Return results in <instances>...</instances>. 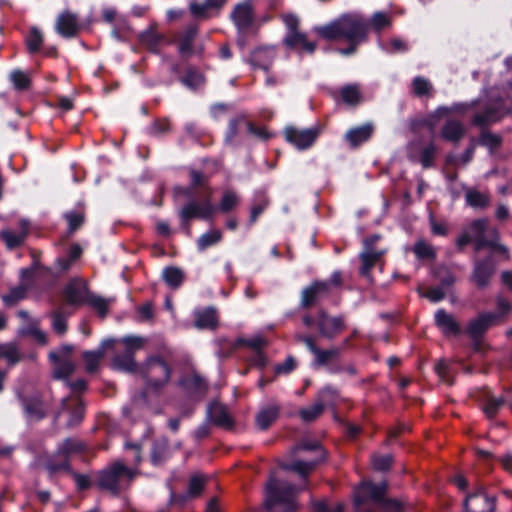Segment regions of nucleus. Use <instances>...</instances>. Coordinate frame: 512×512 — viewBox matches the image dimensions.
Listing matches in <instances>:
<instances>
[{"mask_svg": "<svg viewBox=\"0 0 512 512\" xmlns=\"http://www.w3.org/2000/svg\"><path fill=\"white\" fill-rule=\"evenodd\" d=\"M343 506L339 503L328 505L324 502H318L314 505V512H342Z\"/></svg>", "mask_w": 512, "mask_h": 512, "instance_id": "64", "label": "nucleus"}, {"mask_svg": "<svg viewBox=\"0 0 512 512\" xmlns=\"http://www.w3.org/2000/svg\"><path fill=\"white\" fill-rule=\"evenodd\" d=\"M162 276L165 282L173 288L179 287L184 277L182 270L176 267L165 268Z\"/></svg>", "mask_w": 512, "mask_h": 512, "instance_id": "38", "label": "nucleus"}, {"mask_svg": "<svg viewBox=\"0 0 512 512\" xmlns=\"http://www.w3.org/2000/svg\"><path fill=\"white\" fill-rule=\"evenodd\" d=\"M446 293L447 291L442 286H437L430 288L426 292H420V295L432 302H439L445 297Z\"/></svg>", "mask_w": 512, "mask_h": 512, "instance_id": "54", "label": "nucleus"}, {"mask_svg": "<svg viewBox=\"0 0 512 512\" xmlns=\"http://www.w3.org/2000/svg\"><path fill=\"white\" fill-rule=\"evenodd\" d=\"M86 302L93 306L101 317H104L107 313V309L111 303V300L104 299L94 294H89Z\"/></svg>", "mask_w": 512, "mask_h": 512, "instance_id": "44", "label": "nucleus"}, {"mask_svg": "<svg viewBox=\"0 0 512 512\" xmlns=\"http://www.w3.org/2000/svg\"><path fill=\"white\" fill-rule=\"evenodd\" d=\"M6 359L9 364H14L19 360L18 350L14 343L0 345V359ZM4 379V372L0 370V390Z\"/></svg>", "mask_w": 512, "mask_h": 512, "instance_id": "34", "label": "nucleus"}, {"mask_svg": "<svg viewBox=\"0 0 512 512\" xmlns=\"http://www.w3.org/2000/svg\"><path fill=\"white\" fill-rule=\"evenodd\" d=\"M43 42V35L41 31L32 27L28 36L26 37V45L30 53H34L39 50Z\"/></svg>", "mask_w": 512, "mask_h": 512, "instance_id": "39", "label": "nucleus"}, {"mask_svg": "<svg viewBox=\"0 0 512 512\" xmlns=\"http://www.w3.org/2000/svg\"><path fill=\"white\" fill-rule=\"evenodd\" d=\"M435 372L437 373L439 379L448 385L453 383V379L450 376L451 366L450 363L444 359L439 360L435 365Z\"/></svg>", "mask_w": 512, "mask_h": 512, "instance_id": "42", "label": "nucleus"}, {"mask_svg": "<svg viewBox=\"0 0 512 512\" xmlns=\"http://www.w3.org/2000/svg\"><path fill=\"white\" fill-rule=\"evenodd\" d=\"M283 22L286 26V35L283 40L284 44L292 49H300L308 53H313L315 43L308 41L306 34L298 30V17L293 14H286L283 16Z\"/></svg>", "mask_w": 512, "mask_h": 512, "instance_id": "6", "label": "nucleus"}, {"mask_svg": "<svg viewBox=\"0 0 512 512\" xmlns=\"http://www.w3.org/2000/svg\"><path fill=\"white\" fill-rule=\"evenodd\" d=\"M80 28L78 16L68 10L60 13L56 19L55 29L63 37L75 36Z\"/></svg>", "mask_w": 512, "mask_h": 512, "instance_id": "13", "label": "nucleus"}, {"mask_svg": "<svg viewBox=\"0 0 512 512\" xmlns=\"http://www.w3.org/2000/svg\"><path fill=\"white\" fill-rule=\"evenodd\" d=\"M317 325L321 336L332 338L344 329V324L341 318L329 317L325 313H320Z\"/></svg>", "mask_w": 512, "mask_h": 512, "instance_id": "18", "label": "nucleus"}, {"mask_svg": "<svg viewBox=\"0 0 512 512\" xmlns=\"http://www.w3.org/2000/svg\"><path fill=\"white\" fill-rule=\"evenodd\" d=\"M493 274V267L490 264V260L477 261L474 267L473 281L475 284L483 288L488 285L489 279Z\"/></svg>", "mask_w": 512, "mask_h": 512, "instance_id": "27", "label": "nucleus"}, {"mask_svg": "<svg viewBox=\"0 0 512 512\" xmlns=\"http://www.w3.org/2000/svg\"><path fill=\"white\" fill-rule=\"evenodd\" d=\"M479 142L481 145L492 150L500 144V137L490 132H483L480 136Z\"/></svg>", "mask_w": 512, "mask_h": 512, "instance_id": "57", "label": "nucleus"}, {"mask_svg": "<svg viewBox=\"0 0 512 512\" xmlns=\"http://www.w3.org/2000/svg\"><path fill=\"white\" fill-rule=\"evenodd\" d=\"M341 97L343 101L349 105H355L361 100L360 91L356 85H347L343 87L341 90Z\"/></svg>", "mask_w": 512, "mask_h": 512, "instance_id": "41", "label": "nucleus"}, {"mask_svg": "<svg viewBox=\"0 0 512 512\" xmlns=\"http://www.w3.org/2000/svg\"><path fill=\"white\" fill-rule=\"evenodd\" d=\"M471 229L475 233V249L487 247L507 256V248L498 242L499 236L495 228L488 226L486 219H478L471 223Z\"/></svg>", "mask_w": 512, "mask_h": 512, "instance_id": "5", "label": "nucleus"}, {"mask_svg": "<svg viewBox=\"0 0 512 512\" xmlns=\"http://www.w3.org/2000/svg\"><path fill=\"white\" fill-rule=\"evenodd\" d=\"M108 347L109 346H103L101 343V346L97 350L84 352L83 359L88 372H94L97 369L100 360L103 358L104 350Z\"/></svg>", "mask_w": 512, "mask_h": 512, "instance_id": "35", "label": "nucleus"}, {"mask_svg": "<svg viewBox=\"0 0 512 512\" xmlns=\"http://www.w3.org/2000/svg\"><path fill=\"white\" fill-rule=\"evenodd\" d=\"M328 291V285L326 282H315L311 286L307 287L302 292L301 304L304 307L312 305L322 295Z\"/></svg>", "mask_w": 512, "mask_h": 512, "instance_id": "26", "label": "nucleus"}, {"mask_svg": "<svg viewBox=\"0 0 512 512\" xmlns=\"http://www.w3.org/2000/svg\"><path fill=\"white\" fill-rule=\"evenodd\" d=\"M52 327L60 335L66 332V320L59 312H55L52 315Z\"/></svg>", "mask_w": 512, "mask_h": 512, "instance_id": "59", "label": "nucleus"}, {"mask_svg": "<svg viewBox=\"0 0 512 512\" xmlns=\"http://www.w3.org/2000/svg\"><path fill=\"white\" fill-rule=\"evenodd\" d=\"M414 252L419 258H429L433 256V249L423 241H419L414 246Z\"/></svg>", "mask_w": 512, "mask_h": 512, "instance_id": "61", "label": "nucleus"}, {"mask_svg": "<svg viewBox=\"0 0 512 512\" xmlns=\"http://www.w3.org/2000/svg\"><path fill=\"white\" fill-rule=\"evenodd\" d=\"M168 448V441L166 439H162L160 441H157L152 449V462L154 465H158L162 462V460L165 457V453Z\"/></svg>", "mask_w": 512, "mask_h": 512, "instance_id": "46", "label": "nucleus"}, {"mask_svg": "<svg viewBox=\"0 0 512 512\" xmlns=\"http://www.w3.org/2000/svg\"><path fill=\"white\" fill-rule=\"evenodd\" d=\"M19 333L23 336H31L39 344L46 343V334L36 325L20 329Z\"/></svg>", "mask_w": 512, "mask_h": 512, "instance_id": "51", "label": "nucleus"}, {"mask_svg": "<svg viewBox=\"0 0 512 512\" xmlns=\"http://www.w3.org/2000/svg\"><path fill=\"white\" fill-rule=\"evenodd\" d=\"M466 108H467V105H465V104H456V105H453L452 107H439L436 110L435 115L437 117H444V116H447L450 113L462 112Z\"/></svg>", "mask_w": 512, "mask_h": 512, "instance_id": "63", "label": "nucleus"}, {"mask_svg": "<svg viewBox=\"0 0 512 512\" xmlns=\"http://www.w3.org/2000/svg\"><path fill=\"white\" fill-rule=\"evenodd\" d=\"M366 246L369 245V241L365 242ZM382 252L374 251L366 247V249L360 254V259L362 261V266L360 268V273L369 278L371 268L377 263V261L381 258Z\"/></svg>", "mask_w": 512, "mask_h": 512, "instance_id": "31", "label": "nucleus"}, {"mask_svg": "<svg viewBox=\"0 0 512 512\" xmlns=\"http://www.w3.org/2000/svg\"><path fill=\"white\" fill-rule=\"evenodd\" d=\"M496 322L497 314L482 313L470 321L467 332L471 337L477 338Z\"/></svg>", "mask_w": 512, "mask_h": 512, "instance_id": "19", "label": "nucleus"}, {"mask_svg": "<svg viewBox=\"0 0 512 512\" xmlns=\"http://www.w3.org/2000/svg\"><path fill=\"white\" fill-rule=\"evenodd\" d=\"M204 79L201 73L196 70L188 69L182 82L189 88H197L203 83Z\"/></svg>", "mask_w": 512, "mask_h": 512, "instance_id": "49", "label": "nucleus"}, {"mask_svg": "<svg viewBox=\"0 0 512 512\" xmlns=\"http://www.w3.org/2000/svg\"><path fill=\"white\" fill-rule=\"evenodd\" d=\"M266 489V503L271 511L279 512L283 509L285 512H293L295 510L294 496L299 490L304 489V485L295 487L287 482L271 478Z\"/></svg>", "mask_w": 512, "mask_h": 512, "instance_id": "3", "label": "nucleus"}, {"mask_svg": "<svg viewBox=\"0 0 512 512\" xmlns=\"http://www.w3.org/2000/svg\"><path fill=\"white\" fill-rule=\"evenodd\" d=\"M385 490V482H363L354 491L355 512H400L401 505L398 501L384 498Z\"/></svg>", "mask_w": 512, "mask_h": 512, "instance_id": "1", "label": "nucleus"}, {"mask_svg": "<svg viewBox=\"0 0 512 512\" xmlns=\"http://www.w3.org/2000/svg\"><path fill=\"white\" fill-rule=\"evenodd\" d=\"M510 110V107L505 106L502 103L490 104L486 111L482 114H476L474 116V123L476 125H484L490 122L497 121L500 117L506 114Z\"/></svg>", "mask_w": 512, "mask_h": 512, "instance_id": "22", "label": "nucleus"}, {"mask_svg": "<svg viewBox=\"0 0 512 512\" xmlns=\"http://www.w3.org/2000/svg\"><path fill=\"white\" fill-rule=\"evenodd\" d=\"M207 416L210 421L223 427H230L232 424L230 415L226 408L221 404L214 402L211 403L207 410Z\"/></svg>", "mask_w": 512, "mask_h": 512, "instance_id": "28", "label": "nucleus"}, {"mask_svg": "<svg viewBox=\"0 0 512 512\" xmlns=\"http://www.w3.org/2000/svg\"><path fill=\"white\" fill-rule=\"evenodd\" d=\"M336 395V391L331 387L323 389L320 393L321 400L314 403L308 408L300 410V416L303 421L310 422L315 420L324 409V401H327L330 397Z\"/></svg>", "mask_w": 512, "mask_h": 512, "instance_id": "20", "label": "nucleus"}, {"mask_svg": "<svg viewBox=\"0 0 512 512\" xmlns=\"http://www.w3.org/2000/svg\"><path fill=\"white\" fill-rule=\"evenodd\" d=\"M72 350L71 346H63L60 352H50L49 357L54 366V377L57 379L67 378L75 368V365L68 359H61V355H67Z\"/></svg>", "mask_w": 512, "mask_h": 512, "instance_id": "15", "label": "nucleus"}, {"mask_svg": "<svg viewBox=\"0 0 512 512\" xmlns=\"http://www.w3.org/2000/svg\"><path fill=\"white\" fill-rule=\"evenodd\" d=\"M24 409L30 419H40L44 415L42 404L39 401L25 403Z\"/></svg>", "mask_w": 512, "mask_h": 512, "instance_id": "52", "label": "nucleus"}, {"mask_svg": "<svg viewBox=\"0 0 512 512\" xmlns=\"http://www.w3.org/2000/svg\"><path fill=\"white\" fill-rule=\"evenodd\" d=\"M341 38L350 44H359L366 39L367 23L359 15H343L339 18Z\"/></svg>", "mask_w": 512, "mask_h": 512, "instance_id": "8", "label": "nucleus"}, {"mask_svg": "<svg viewBox=\"0 0 512 512\" xmlns=\"http://www.w3.org/2000/svg\"><path fill=\"white\" fill-rule=\"evenodd\" d=\"M464 507L466 512H493L494 500L479 489L466 497Z\"/></svg>", "mask_w": 512, "mask_h": 512, "instance_id": "14", "label": "nucleus"}, {"mask_svg": "<svg viewBox=\"0 0 512 512\" xmlns=\"http://www.w3.org/2000/svg\"><path fill=\"white\" fill-rule=\"evenodd\" d=\"M84 448L83 443L76 439H66L58 448L57 455L61 458L59 463L50 462L47 469L56 472L68 468L67 456L80 452Z\"/></svg>", "mask_w": 512, "mask_h": 512, "instance_id": "12", "label": "nucleus"}, {"mask_svg": "<svg viewBox=\"0 0 512 512\" xmlns=\"http://www.w3.org/2000/svg\"><path fill=\"white\" fill-rule=\"evenodd\" d=\"M390 24L391 20L389 15L382 12L375 13L370 21V25L375 31H381L382 29L389 27Z\"/></svg>", "mask_w": 512, "mask_h": 512, "instance_id": "48", "label": "nucleus"}, {"mask_svg": "<svg viewBox=\"0 0 512 512\" xmlns=\"http://www.w3.org/2000/svg\"><path fill=\"white\" fill-rule=\"evenodd\" d=\"M31 274H32L31 269H23L21 271V278H22L23 282L19 286L11 289L8 294H6L2 297L5 305L12 306V305L16 304L18 301L25 298L27 290H28V284L25 282V279L30 277Z\"/></svg>", "mask_w": 512, "mask_h": 512, "instance_id": "23", "label": "nucleus"}, {"mask_svg": "<svg viewBox=\"0 0 512 512\" xmlns=\"http://www.w3.org/2000/svg\"><path fill=\"white\" fill-rule=\"evenodd\" d=\"M504 402L505 399L502 397L487 396L483 405V411L488 417H493Z\"/></svg>", "mask_w": 512, "mask_h": 512, "instance_id": "43", "label": "nucleus"}, {"mask_svg": "<svg viewBox=\"0 0 512 512\" xmlns=\"http://www.w3.org/2000/svg\"><path fill=\"white\" fill-rule=\"evenodd\" d=\"M465 128L459 121L450 120L447 121L442 129L441 135L447 141L456 142L459 141L464 135Z\"/></svg>", "mask_w": 512, "mask_h": 512, "instance_id": "32", "label": "nucleus"}, {"mask_svg": "<svg viewBox=\"0 0 512 512\" xmlns=\"http://www.w3.org/2000/svg\"><path fill=\"white\" fill-rule=\"evenodd\" d=\"M413 91L418 96L427 95L431 90L430 82L423 77H416L412 83Z\"/></svg>", "mask_w": 512, "mask_h": 512, "instance_id": "53", "label": "nucleus"}, {"mask_svg": "<svg viewBox=\"0 0 512 512\" xmlns=\"http://www.w3.org/2000/svg\"><path fill=\"white\" fill-rule=\"evenodd\" d=\"M217 322L216 310L212 307L195 312V327L198 329H215Z\"/></svg>", "mask_w": 512, "mask_h": 512, "instance_id": "25", "label": "nucleus"}, {"mask_svg": "<svg viewBox=\"0 0 512 512\" xmlns=\"http://www.w3.org/2000/svg\"><path fill=\"white\" fill-rule=\"evenodd\" d=\"M380 47L390 53L403 52L407 50V44L401 39H392L389 44L380 43Z\"/></svg>", "mask_w": 512, "mask_h": 512, "instance_id": "56", "label": "nucleus"}, {"mask_svg": "<svg viewBox=\"0 0 512 512\" xmlns=\"http://www.w3.org/2000/svg\"><path fill=\"white\" fill-rule=\"evenodd\" d=\"M221 239V232L218 230H211L203 234L197 241L198 249L203 251L208 247L218 243Z\"/></svg>", "mask_w": 512, "mask_h": 512, "instance_id": "40", "label": "nucleus"}, {"mask_svg": "<svg viewBox=\"0 0 512 512\" xmlns=\"http://www.w3.org/2000/svg\"><path fill=\"white\" fill-rule=\"evenodd\" d=\"M435 152L436 148L433 144L428 145L422 150L420 155V162L423 167L427 168L432 165Z\"/></svg>", "mask_w": 512, "mask_h": 512, "instance_id": "58", "label": "nucleus"}, {"mask_svg": "<svg viewBox=\"0 0 512 512\" xmlns=\"http://www.w3.org/2000/svg\"><path fill=\"white\" fill-rule=\"evenodd\" d=\"M231 18L239 31L247 29L253 21V8L248 0L237 4Z\"/></svg>", "mask_w": 512, "mask_h": 512, "instance_id": "16", "label": "nucleus"}, {"mask_svg": "<svg viewBox=\"0 0 512 512\" xmlns=\"http://www.w3.org/2000/svg\"><path fill=\"white\" fill-rule=\"evenodd\" d=\"M142 374L147 382V388L157 390L168 382L170 369L161 359L151 357L143 367Z\"/></svg>", "mask_w": 512, "mask_h": 512, "instance_id": "7", "label": "nucleus"}, {"mask_svg": "<svg viewBox=\"0 0 512 512\" xmlns=\"http://www.w3.org/2000/svg\"><path fill=\"white\" fill-rule=\"evenodd\" d=\"M89 294L85 282L80 279L70 281L64 290L66 301L75 305L86 302Z\"/></svg>", "mask_w": 512, "mask_h": 512, "instance_id": "17", "label": "nucleus"}, {"mask_svg": "<svg viewBox=\"0 0 512 512\" xmlns=\"http://www.w3.org/2000/svg\"><path fill=\"white\" fill-rule=\"evenodd\" d=\"M180 384L186 389L195 390V392H202L205 389L203 380L197 375H194L190 379L181 381Z\"/></svg>", "mask_w": 512, "mask_h": 512, "instance_id": "55", "label": "nucleus"}, {"mask_svg": "<svg viewBox=\"0 0 512 512\" xmlns=\"http://www.w3.org/2000/svg\"><path fill=\"white\" fill-rule=\"evenodd\" d=\"M392 462V457L390 455L384 456H375L373 458V466L376 470L384 471L387 470Z\"/></svg>", "mask_w": 512, "mask_h": 512, "instance_id": "62", "label": "nucleus"}, {"mask_svg": "<svg viewBox=\"0 0 512 512\" xmlns=\"http://www.w3.org/2000/svg\"><path fill=\"white\" fill-rule=\"evenodd\" d=\"M238 204V196L232 191H226L220 201L219 209L221 212H229Z\"/></svg>", "mask_w": 512, "mask_h": 512, "instance_id": "47", "label": "nucleus"}, {"mask_svg": "<svg viewBox=\"0 0 512 512\" xmlns=\"http://www.w3.org/2000/svg\"><path fill=\"white\" fill-rule=\"evenodd\" d=\"M465 198L467 204L476 209H482L489 204V196L475 189H469L465 194Z\"/></svg>", "mask_w": 512, "mask_h": 512, "instance_id": "36", "label": "nucleus"}, {"mask_svg": "<svg viewBox=\"0 0 512 512\" xmlns=\"http://www.w3.org/2000/svg\"><path fill=\"white\" fill-rule=\"evenodd\" d=\"M277 415V406L272 405L267 408H264L256 416V425L258 426V428L265 430L270 426L272 422L275 421Z\"/></svg>", "mask_w": 512, "mask_h": 512, "instance_id": "33", "label": "nucleus"}, {"mask_svg": "<svg viewBox=\"0 0 512 512\" xmlns=\"http://www.w3.org/2000/svg\"><path fill=\"white\" fill-rule=\"evenodd\" d=\"M299 450H315L319 452V458L313 461H294L292 463H282L281 467L288 471L296 472L305 483L308 474L313 471L317 463L322 458L321 447L318 442L307 443L303 442L295 448V451Z\"/></svg>", "mask_w": 512, "mask_h": 512, "instance_id": "9", "label": "nucleus"}, {"mask_svg": "<svg viewBox=\"0 0 512 512\" xmlns=\"http://www.w3.org/2000/svg\"><path fill=\"white\" fill-rule=\"evenodd\" d=\"M319 134L320 130L317 127L308 129L287 127L285 129L286 140L299 150H304L311 147Z\"/></svg>", "mask_w": 512, "mask_h": 512, "instance_id": "10", "label": "nucleus"}, {"mask_svg": "<svg viewBox=\"0 0 512 512\" xmlns=\"http://www.w3.org/2000/svg\"><path fill=\"white\" fill-rule=\"evenodd\" d=\"M315 31L324 39L332 40L341 38L339 18L327 25L315 27Z\"/></svg>", "mask_w": 512, "mask_h": 512, "instance_id": "37", "label": "nucleus"}, {"mask_svg": "<svg viewBox=\"0 0 512 512\" xmlns=\"http://www.w3.org/2000/svg\"><path fill=\"white\" fill-rule=\"evenodd\" d=\"M206 478L203 475L195 474L191 477L188 486V495L190 497L198 496L204 488Z\"/></svg>", "mask_w": 512, "mask_h": 512, "instance_id": "45", "label": "nucleus"}, {"mask_svg": "<svg viewBox=\"0 0 512 512\" xmlns=\"http://www.w3.org/2000/svg\"><path fill=\"white\" fill-rule=\"evenodd\" d=\"M297 339L303 342L309 351L315 356L314 364L321 366L327 364L331 359H333L337 355V351L334 349L331 350H321L319 349L312 337L310 336H297Z\"/></svg>", "mask_w": 512, "mask_h": 512, "instance_id": "21", "label": "nucleus"}, {"mask_svg": "<svg viewBox=\"0 0 512 512\" xmlns=\"http://www.w3.org/2000/svg\"><path fill=\"white\" fill-rule=\"evenodd\" d=\"M216 210L217 207L212 204L210 197H207L201 202H189L181 209L180 217L183 222H186L194 217L209 219L212 217Z\"/></svg>", "mask_w": 512, "mask_h": 512, "instance_id": "11", "label": "nucleus"}, {"mask_svg": "<svg viewBox=\"0 0 512 512\" xmlns=\"http://www.w3.org/2000/svg\"><path fill=\"white\" fill-rule=\"evenodd\" d=\"M372 131V125L365 124L363 126L349 130L345 135V139L349 142L350 146L356 147L359 144L367 141L370 138Z\"/></svg>", "mask_w": 512, "mask_h": 512, "instance_id": "30", "label": "nucleus"}, {"mask_svg": "<svg viewBox=\"0 0 512 512\" xmlns=\"http://www.w3.org/2000/svg\"><path fill=\"white\" fill-rule=\"evenodd\" d=\"M138 471L127 467L121 461H116L99 472L98 486L112 494H117L126 489L136 477Z\"/></svg>", "mask_w": 512, "mask_h": 512, "instance_id": "2", "label": "nucleus"}, {"mask_svg": "<svg viewBox=\"0 0 512 512\" xmlns=\"http://www.w3.org/2000/svg\"><path fill=\"white\" fill-rule=\"evenodd\" d=\"M435 323L445 335H455L459 332V325L454 317L442 309L435 313Z\"/></svg>", "mask_w": 512, "mask_h": 512, "instance_id": "24", "label": "nucleus"}, {"mask_svg": "<svg viewBox=\"0 0 512 512\" xmlns=\"http://www.w3.org/2000/svg\"><path fill=\"white\" fill-rule=\"evenodd\" d=\"M146 343V339L141 336L129 335L120 339H106L102 341L103 346H113L119 344L123 346L124 353L115 355L113 366L123 371H134L136 362L134 359L135 352L141 350Z\"/></svg>", "mask_w": 512, "mask_h": 512, "instance_id": "4", "label": "nucleus"}, {"mask_svg": "<svg viewBox=\"0 0 512 512\" xmlns=\"http://www.w3.org/2000/svg\"><path fill=\"white\" fill-rule=\"evenodd\" d=\"M28 232V222L21 221V229L19 232H13L10 229L3 230L1 237L8 248H14L19 246L25 239Z\"/></svg>", "mask_w": 512, "mask_h": 512, "instance_id": "29", "label": "nucleus"}, {"mask_svg": "<svg viewBox=\"0 0 512 512\" xmlns=\"http://www.w3.org/2000/svg\"><path fill=\"white\" fill-rule=\"evenodd\" d=\"M141 40L143 43L148 45L150 49H154L157 43L161 40V36L155 31L149 30L141 35Z\"/></svg>", "mask_w": 512, "mask_h": 512, "instance_id": "60", "label": "nucleus"}, {"mask_svg": "<svg viewBox=\"0 0 512 512\" xmlns=\"http://www.w3.org/2000/svg\"><path fill=\"white\" fill-rule=\"evenodd\" d=\"M10 79L16 89H26L30 83L28 75L20 70L12 71L10 74Z\"/></svg>", "mask_w": 512, "mask_h": 512, "instance_id": "50", "label": "nucleus"}]
</instances>
